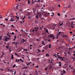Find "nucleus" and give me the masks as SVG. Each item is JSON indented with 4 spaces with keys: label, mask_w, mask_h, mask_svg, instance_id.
Masks as SVG:
<instances>
[{
    "label": "nucleus",
    "mask_w": 75,
    "mask_h": 75,
    "mask_svg": "<svg viewBox=\"0 0 75 75\" xmlns=\"http://www.w3.org/2000/svg\"><path fill=\"white\" fill-rule=\"evenodd\" d=\"M4 40L5 41H9V39H8L7 37V36H5V38L4 39Z\"/></svg>",
    "instance_id": "obj_1"
},
{
    "label": "nucleus",
    "mask_w": 75,
    "mask_h": 75,
    "mask_svg": "<svg viewBox=\"0 0 75 75\" xmlns=\"http://www.w3.org/2000/svg\"><path fill=\"white\" fill-rule=\"evenodd\" d=\"M37 16L39 17H41V16H42V13L41 12H38L37 14Z\"/></svg>",
    "instance_id": "obj_2"
},
{
    "label": "nucleus",
    "mask_w": 75,
    "mask_h": 75,
    "mask_svg": "<svg viewBox=\"0 0 75 75\" xmlns=\"http://www.w3.org/2000/svg\"><path fill=\"white\" fill-rule=\"evenodd\" d=\"M41 11L43 12L44 13V16H48V13H46L45 12H44V11L42 10H41Z\"/></svg>",
    "instance_id": "obj_3"
},
{
    "label": "nucleus",
    "mask_w": 75,
    "mask_h": 75,
    "mask_svg": "<svg viewBox=\"0 0 75 75\" xmlns=\"http://www.w3.org/2000/svg\"><path fill=\"white\" fill-rule=\"evenodd\" d=\"M10 21L13 22V21H14V19L13 18H11L10 19Z\"/></svg>",
    "instance_id": "obj_4"
},
{
    "label": "nucleus",
    "mask_w": 75,
    "mask_h": 75,
    "mask_svg": "<svg viewBox=\"0 0 75 75\" xmlns=\"http://www.w3.org/2000/svg\"><path fill=\"white\" fill-rule=\"evenodd\" d=\"M54 35H50L49 37H50V38L53 37Z\"/></svg>",
    "instance_id": "obj_5"
},
{
    "label": "nucleus",
    "mask_w": 75,
    "mask_h": 75,
    "mask_svg": "<svg viewBox=\"0 0 75 75\" xmlns=\"http://www.w3.org/2000/svg\"><path fill=\"white\" fill-rule=\"evenodd\" d=\"M27 15L28 16H31V14L30 13L27 14Z\"/></svg>",
    "instance_id": "obj_6"
},
{
    "label": "nucleus",
    "mask_w": 75,
    "mask_h": 75,
    "mask_svg": "<svg viewBox=\"0 0 75 75\" xmlns=\"http://www.w3.org/2000/svg\"><path fill=\"white\" fill-rule=\"evenodd\" d=\"M15 61L16 62H20V60H19V59H18L17 60V59H16V60H15Z\"/></svg>",
    "instance_id": "obj_7"
},
{
    "label": "nucleus",
    "mask_w": 75,
    "mask_h": 75,
    "mask_svg": "<svg viewBox=\"0 0 75 75\" xmlns=\"http://www.w3.org/2000/svg\"><path fill=\"white\" fill-rule=\"evenodd\" d=\"M61 32H59L57 34V36H59V35H60V34H61Z\"/></svg>",
    "instance_id": "obj_8"
},
{
    "label": "nucleus",
    "mask_w": 75,
    "mask_h": 75,
    "mask_svg": "<svg viewBox=\"0 0 75 75\" xmlns=\"http://www.w3.org/2000/svg\"><path fill=\"white\" fill-rule=\"evenodd\" d=\"M11 59H14V57H13V54H12L11 55Z\"/></svg>",
    "instance_id": "obj_9"
},
{
    "label": "nucleus",
    "mask_w": 75,
    "mask_h": 75,
    "mask_svg": "<svg viewBox=\"0 0 75 75\" xmlns=\"http://www.w3.org/2000/svg\"><path fill=\"white\" fill-rule=\"evenodd\" d=\"M42 44H43L44 45H45V44L44 43V40L42 41Z\"/></svg>",
    "instance_id": "obj_10"
},
{
    "label": "nucleus",
    "mask_w": 75,
    "mask_h": 75,
    "mask_svg": "<svg viewBox=\"0 0 75 75\" xmlns=\"http://www.w3.org/2000/svg\"><path fill=\"white\" fill-rule=\"evenodd\" d=\"M20 60L21 61V62H23L24 61L22 60V59H20Z\"/></svg>",
    "instance_id": "obj_11"
},
{
    "label": "nucleus",
    "mask_w": 75,
    "mask_h": 75,
    "mask_svg": "<svg viewBox=\"0 0 75 75\" xmlns=\"http://www.w3.org/2000/svg\"><path fill=\"white\" fill-rule=\"evenodd\" d=\"M59 25H60L61 26V25H63V22H62V24H60V23H59Z\"/></svg>",
    "instance_id": "obj_12"
},
{
    "label": "nucleus",
    "mask_w": 75,
    "mask_h": 75,
    "mask_svg": "<svg viewBox=\"0 0 75 75\" xmlns=\"http://www.w3.org/2000/svg\"><path fill=\"white\" fill-rule=\"evenodd\" d=\"M51 44H50L49 45V47L50 48H51Z\"/></svg>",
    "instance_id": "obj_13"
},
{
    "label": "nucleus",
    "mask_w": 75,
    "mask_h": 75,
    "mask_svg": "<svg viewBox=\"0 0 75 75\" xmlns=\"http://www.w3.org/2000/svg\"><path fill=\"white\" fill-rule=\"evenodd\" d=\"M46 56L47 57V56L49 57V54H46Z\"/></svg>",
    "instance_id": "obj_14"
},
{
    "label": "nucleus",
    "mask_w": 75,
    "mask_h": 75,
    "mask_svg": "<svg viewBox=\"0 0 75 75\" xmlns=\"http://www.w3.org/2000/svg\"><path fill=\"white\" fill-rule=\"evenodd\" d=\"M52 14H53V15H51V17H53L54 14V13H52Z\"/></svg>",
    "instance_id": "obj_15"
},
{
    "label": "nucleus",
    "mask_w": 75,
    "mask_h": 75,
    "mask_svg": "<svg viewBox=\"0 0 75 75\" xmlns=\"http://www.w3.org/2000/svg\"><path fill=\"white\" fill-rule=\"evenodd\" d=\"M28 4H30V1L29 0H28Z\"/></svg>",
    "instance_id": "obj_16"
},
{
    "label": "nucleus",
    "mask_w": 75,
    "mask_h": 75,
    "mask_svg": "<svg viewBox=\"0 0 75 75\" xmlns=\"http://www.w3.org/2000/svg\"><path fill=\"white\" fill-rule=\"evenodd\" d=\"M16 66V64H14L13 66V68H15V67Z\"/></svg>",
    "instance_id": "obj_17"
},
{
    "label": "nucleus",
    "mask_w": 75,
    "mask_h": 75,
    "mask_svg": "<svg viewBox=\"0 0 75 75\" xmlns=\"http://www.w3.org/2000/svg\"><path fill=\"white\" fill-rule=\"evenodd\" d=\"M71 20H75V18H71Z\"/></svg>",
    "instance_id": "obj_18"
},
{
    "label": "nucleus",
    "mask_w": 75,
    "mask_h": 75,
    "mask_svg": "<svg viewBox=\"0 0 75 75\" xmlns=\"http://www.w3.org/2000/svg\"><path fill=\"white\" fill-rule=\"evenodd\" d=\"M63 74H65V73H66V72L65 71V70H63Z\"/></svg>",
    "instance_id": "obj_19"
},
{
    "label": "nucleus",
    "mask_w": 75,
    "mask_h": 75,
    "mask_svg": "<svg viewBox=\"0 0 75 75\" xmlns=\"http://www.w3.org/2000/svg\"><path fill=\"white\" fill-rule=\"evenodd\" d=\"M57 15L58 16H60V14H59V13H58Z\"/></svg>",
    "instance_id": "obj_20"
},
{
    "label": "nucleus",
    "mask_w": 75,
    "mask_h": 75,
    "mask_svg": "<svg viewBox=\"0 0 75 75\" xmlns=\"http://www.w3.org/2000/svg\"><path fill=\"white\" fill-rule=\"evenodd\" d=\"M36 18H38V16L37 15V16H36Z\"/></svg>",
    "instance_id": "obj_21"
},
{
    "label": "nucleus",
    "mask_w": 75,
    "mask_h": 75,
    "mask_svg": "<svg viewBox=\"0 0 75 75\" xmlns=\"http://www.w3.org/2000/svg\"><path fill=\"white\" fill-rule=\"evenodd\" d=\"M23 50H24V51H27V49H26L24 48Z\"/></svg>",
    "instance_id": "obj_22"
},
{
    "label": "nucleus",
    "mask_w": 75,
    "mask_h": 75,
    "mask_svg": "<svg viewBox=\"0 0 75 75\" xmlns=\"http://www.w3.org/2000/svg\"><path fill=\"white\" fill-rule=\"evenodd\" d=\"M1 38H2V36H1L0 37V40H2V39H1Z\"/></svg>",
    "instance_id": "obj_23"
},
{
    "label": "nucleus",
    "mask_w": 75,
    "mask_h": 75,
    "mask_svg": "<svg viewBox=\"0 0 75 75\" xmlns=\"http://www.w3.org/2000/svg\"><path fill=\"white\" fill-rule=\"evenodd\" d=\"M55 38V36H54L53 37V38H52V40H54V39Z\"/></svg>",
    "instance_id": "obj_24"
},
{
    "label": "nucleus",
    "mask_w": 75,
    "mask_h": 75,
    "mask_svg": "<svg viewBox=\"0 0 75 75\" xmlns=\"http://www.w3.org/2000/svg\"><path fill=\"white\" fill-rule=\"evenodd\" d=\"M6 48H7V49H8V47H7V46H6Z\"/></svg>",
    "instance_id": "obj_25"
},
{
    "label": "nucleus",
    "mask_w": 75,
    "mask_h": 75,
    "mask_svg": "<svg viewBox=\"0 0 75 75\" xmlns=\"http://www.w3.org/2000/svg\"><path fill=\"white\" fill-rule=\"evenodd\" d=\"M45 70H46V71H47V69H48V68H45Z\"/></svg>",
    "instance_id": "obj_26"
},
{
    "label": "nucleus",
    "mask_w": 75,
    "mask_h": 75,
    "mask_svg": "<svg viewBox=\"0 0 75 75\" xmlns=\"http://www.w3.org/2000/svg\"><path fill=\"white\" fill-rule=\"evenodd\" d=\"M18 42H16V46H17V44H18Z\"/></svg>",
    "instance_id": "obj_27"
},
{
    "label": "nucleus",
    "mask_w": 75,
    "mask_h": 75,
    "mask_svg": "<svg viewBox=\"0 0 75 75\" xmlns=\"http://www.w3.org/2000/svg\"><path fill=\"white\" fill-rule=\"evenodd\" d=\"M11 34H12V35H14V32H12Z\"/></svg>",
    "instance_id": "obj_28"
},
{
    "label": "nucleus",
    "mask_w": 75,
    "mask_h": 75,
    "mask_svg": "<svg viewBox=\"0 0 75 75\" xmlns=\"http://www.w3.org/2000/svg\"><path fill=\"white\" fill-rule=\"evenodd\" d=\"M38 51H39V52H41V50H40L39 49L38 50Z\"/></svg>",
    "instance_id": "obj_29"
},
{
    "label": "nucleus",
    "mask_w": 75,
    "mask_h": 75,
    "mask_svg": "<svg viewBox=\"0 0 75 75\" xmlns=\"http://www.w3.org/2000/svg\"><path fill=\"white\" fill-rule=\"evenodd\" d=\"M54 27H55V26H56V25H57V24H56V25L54 24V25H53V26H54Z\"/></svg>",
    "instance_id": "obj_30"
},
{
    "label": "nucleus",
    "mask_w": 75,
    "mask_h": 75,
    "mask_svg": "<svg viewBox=\"0 0 75 75\" xmlns=\"http://www.w3.org/2000/svg\"><path fill=\"white\" fill-rule=\"evenodd\" d=\"M15 55H18V54H17V53H15Z\"/></svg>",
    "instance_id": "obj_31"
},
{
    "label": "nucleus",
    "mask_w": 75,
    "mask_h": 75,
    "mask_svg": "<svg viewBox=\"0 0 75 75\" xmlns=\"http://www.w3.org/2000/svg\"><path fill=\"white\" fill-rule=\"evenodd\" d=\"M31 16H29L28 17V18L29 19H30V18H31Z\"/></svg>",
    "instance_id": "obj_32"
},
{
    "label": "nucleus",
    "mask_w": 75,
    "mask_h": 75,
    "mask_svg": "<svg viewBox=\"0 0 75 75\" xmlns=\"http://www.w3.org/2000/svg\"><path fill=\"white\" fill-rule=\"evenodd\" d=\"M54 57H55V58H57V56H55V55H54Z\"/></svg>",
    "instance_id": "obj_33"
},
{
    "label": "nucleus",
    "mask_w": 75,
    "mask_h": 75,
    "mask_svg": "<svg viewBox=\"0 0 75 75\" xmlns=\"http://www.w3.org/2000/svg\"><path fill=\"white\" fill-rule=\"evenodd\" d=\"M13 44H16V42H13L12 43Z\"/></svg>",
    "instance_id": "obj_34"
},
{
    "label": "nucleus",
    "mask_w": 75,
    "mask_h": 75,
    "mask_svg": "<svg viewBox=\"0 0 75 75\" xmlns=\"http://www.w3.org/2000/svg\"><path fill=\"white\" fill-rule=\"evenodd\" d=\"M58 6L59 7H61V6H60V5H58Z\"/></svg>",
    "instance_id": "obj_35"
},
{
    "label": "nucleus",
    "mask_w": 75,
    "mask_h": 75,
    "mask_svg": "<svg viewBox=\"0 0 75 75\" xmlns=\"http://www.w3.org/2000/svg\"><path fill=\"white\" fill-rule=\"evenodd\" d=\"M16 71H15V72H14V75H15V74H16Z\"/></svg>",
    "instance_id": "obj_36"
},
{
    "label": "nucleus",
    "mask_w": 75,
    "mask_h": 75,
    "mask_svg": "<svg viewBox=\"0 0 75 75\" xmlns=\"http://www.w3.org/2000/svg\"><path fill=\"white\" fill-rule=\"evenodd\" d=\"M62 58V57H60V59H61Z\"/></svg>",
    "instance_id": "obj_37"
},
{
    "label": "nucleus",
    "mask_w": 75,
    "mask_h": 75,
    "mask_svg": "<svg viewBox=\"0 0 75 75\" xmlns=\"http://www.w3.org/2000/svg\"><path fill=\"white\" fill-rule=\"evenodd\" d=\"M30 64V63H29L28 64H27V65H29Z\"/></svg>",
    "instance_id": "obj_38"
},
{
    "label": "nucleus",
    "mask_w": 75,
    "mask_h": 75,
    "mask_svg": "<svg viewBox=\"0 0 75 75\" xmlns=\"http://www.w3.org/2000/svg\"><path fill=\"white\" fill-rule=\"evenodd\" d=\"M71 28H74V26L71 25Z\"/></svg>",
    "instance_id": "obj_39"
},
{
    "label": "nucleus",
    "mask_w": 75,
    "mask_h": 75,
    "mask_svg": "<svg viewBox=\"0 0 75 75\" xmlns=\"http://www.w3.org/2000/svg\"><path fill=\"white\" fill-rule=\"evenodd\" d=\"M35 68H38V66H37L36 67H35Z\"/></svg>",
    "instance_id": "obj_40"
},
{
    "label": "nucleus",
    "mask_w": 75,
    "mask_h": 75,
    "mask_svg": "<svg viewBox=\"0 0 75 75\" xmlns=\"http://www.w3.org/2000/svg\"><path fill=\"white\" fill-rule=\"evenodd\" d=\"M49 68H50V69H52V67H49Z\"/></svg>",
    "instance_id": "obj_41"
},
{
    "label": "nucleus",
    "mask_w": 75,
    "mask_h": 75,
    "mask_svg": "<svg viewBox=\"0 0 75 75\" xmlns=\"http://www.w3.org/2000/svg\"><path fill=\"white\" fill-rule=\"evenodd\" d=\"M63 38H65V35H63Z\"/></svg>",
    "instance_id": "obj_42"
},
{
    "label": "nucleus",
    "mask_w": 75,
    "mask_h": 75,
    "mask_svg": "<svg viewBox=\"0 0 75 75\" xmlns=\"http://www.w3.org/2000/svg\"><path fill=\"white\" fill-rule=\"evenodd\" d=\"M61 64H59V67H61Z\"/></svg>",
    "instance_id": "obj_43"
},
{
    "label": "nucleus",
    "mask_w": 75,
    "mask_h": 75,
    "mask_svg": "<svg viewBox=\"0 0 75 75\" xmlns=\"http://www.w3.org/2000/svg\"><path fill=\"white\" fill-rule=\"evenodd\" d=\"M37 2V1H34V3H36V2Z\"/></svg>",
    "instance_id": "obj_44"
},
{
    "label": "nucleus",
    "mask_w": 75,
    "mask_h": 75,
    "mask_svg": "<svg viewBox=\"0 0 75 75\" xmlns=\"http://www.w3.org/2000/svg\"><path fill=\"white\" fill-rule=\"evenodd\" d=\"M41 55V54H38V55H36L37 56H40V55Z\"/></svg>",
    "instance_id": "obj_45"
},
{
    "label": "nucleus",
    "mask_w": 75,
    "mask_h": 75,
    "mask_svg": "<svg viewBox=\"0 0 75 75\" xmlns=\"http://www.w3.org/2000/svg\"><path fill=\"white\" fill-rule=\"evenodd\" d=\"M70 34H72V32L70 31Z\"/></svg>",
    "instance_id": "obj_46"
},
{
    "label": "nucleus",
    "mask_w": 75,
    "mask_h": 75,
    "mask_svg": "<svg viewBox=\"0 0 75 75\" xmlns=\"http://www.w3.org/2000/svg\"><path fill=\"white\" fill-rule=\"evenodd\" d=\"M33 32H34L35 31V30L34 29L33 30H32Z\"/></svg>",
    "instance_id": "obj_47"
},
{
    "label": "nucleus",
    "mask_w": 75,
    "mask_h": 75,
    "mask_svg": "<svg viewBox=\"0 0 75 75\" xmlns=\"http://www.w3.org/2000/svg\"><path fill=\"white\" fill-rule=\"evenodd\" d=\"M60 75H64V73H62Z\"/></svg>",
    "instance_id": "obj_48"
},
{
    "label": "nucleus",
    "mask_w": 75,
    "mask_h": 75,
    "mask_svg": "<svg viewBox=\"0 0 75 75\" xmlns=\"http://www.w3.org/2000/svg\"><path fill=\"white\" fill-rule=\"evenodd\" d=\"M19 19V17H18L17 18V19L18 20Z\"/></svg>",
    "instance_id": "obj_49"
},
{
    "label": "nucleus",
    "mask_w": 75,
    "mask_h": 75,
    "mask_svg": "<svg viewBox=\"0 0 75 75\" xmlns=\"http://www.w3.org/2000/svg\"><path fill=\"white\" fill-rule=\"evenodd\" d=\"M68 8H71V6H69Z\"/></svg>",
    "instance_id": "obj_50"
},
{
    "label": "nucleus",
    "mask_w": 75,
    "mask_h": 75,
    "mask_svg": "<svg viewBox=\"0 0 75 75\" xmlns=\"http://www.w3.org/2000/svg\"><path fill=\"white\" fill-rule=\"evenodd\" d=\"M17 38V37H16V36H15V39H16Z\"/></svg>",
    "instance_id": "obj_51"
},
{
    "label": "nucleus",
    "mask_w": 75,
    "mask_h": 75,
    "mask_svg": "<svg viewBox=\"0 0 75 75\" xmlns=\"http://www.w3.org/2000/svg\"><path fill=\"white\" fill-rule=\"evenodd\" d=\"M6 21H8V19H7V18H6Z\"/></svg>",
    "instance_id": "obj_52"
},
{
    "label": "nucleus",
    "mask_w": 75,
    "mask_h": 75,
    "mask_svg": "<svg viewBox=\"0 0 75 75\" xmlns=\"http://www.w3.org/2000/svg\"><path fill=\"white\" fill-rule=\"evenodd\" d=\"M8 38V40H10V38Z\"/></svg>",
    "instance_id": "obj_53"
},
{
    "label": "nucleus",
    "mask_w": 75,
    "mask_h": 75,
    "mask_svg": "<svg viewBox=\"0 0 75 75\" xmlns=\"http://www.w3.org/2000/svg\"><path fill=\"white\" fill-rule=\"evenodd\" d=\"M25 69V67H24L23 68H22V69Z\"/></svg>",
    "instance_id": "obj_54"
},
{
    "label": "nucleus",
    "mask_w": 75,
    "mask_h": 75,
    "mask_svg": "<svg viewBox=\"0 0 75 75\" xmlns=\"http://www.w3.org/2000/svg\"><path fill=\"white\" fill-rule=\"evenodd\" d=\"M18 5L17 6H16V7H17V8H16L17 9H18Z\"/></svg>",
    "instance_id": "obj_55"
},
{
    "label": "nucleus",
    "mask_w": 75,
    "mask_h": 75,
    "mask_svg": "<svg viewBox=\"0 0 75 75\" xmlns=\"http://www.w3.org/2000/svg\"><path fill=\"white\" fill-rule=\"evenodd\" d=\"M40 0H38V1H37V2H40Z\"/></svg>",
    "instance_id": "obj_56"
},
{
    "label": "nucleus",
    "mask_w": 75,
    "mask_h": 75,
    "mask_svg": "<svg viewBox=\"0 0 75 75\" xmlns=\"http://www.w3.org/2000/svg\"><path fill=\"white\" fill-rule=\"evenodd\" d=\"M11 26H12V27H15V26H14L13 25H12Z\"/></svg>",
    "instance_id": "obj_57"
},
{
    "label": "nucleus",
    "mask_w": 75,
    "mask_h": 75,
    "mask_svg": "<svg viewBox=\"0 0 75 75\" xmlns=\"http://www.w3.org/2000/svg\"><path fill=\"white\" fill-rule=\"evenodd\" d=\"M10 71H11V72L12 71V73L13 72V71H12V70H10Z\"/></svg>",
    "instance_id": "obj_58"
},
{
    "label": "nucleus",
    "mask_w": 75,
    "mask_h": 75,
    "mask_svg": "<svg viewBox=\"0 0 75 75\" xmlns=\"http://www.w3.org/2000/svg\"><path fill=\"white\" fill-rule=\"evenodd\" d=\"M58 36H57L56 37V38H57H57H58Z\"/></svg>",
    "instance_id": "obj_59"
},
{
    "label": "nucleus",
    "mask_w": 75,
    "mask_h": 75,
    "mask_svg": "<svg viewBox=\"0 0 75 75\" xmlns=\"http://www.w3.org/2000/svg\"><path fill=\"white\" fill-rule=\"evenodd\" d=\"M43 9H44V8L42 7V8L41 9V10H43Z\"/></svg>",
    "instance_id": "obj_60"
},
{
    "label": "nucleus",
    "mask_w": 75,
    "mask_h": 75,
    "mask_svg": "<svg viewBox=\"0 0 75 75\" xmlns=\"http://www.w3.org/2000/svg\"><path fill=\"white\" fill-rule=\"evenodd\" d=\"M48 32V30H46V32H47H47Z\"/></svg>",
    "instance_id": "obj_61"
},
{
    "label": "nucleus",
    "mask_w": 75,
    "mask_h": 75,
    "mask_svg": "<svg viewBox=\"0 0 75 75\" xmlns=\"http://www.w3.org/2000/svg\"><path fill=\"white\" fill-rule=\"evenodd\" d=\"M73 71H74V72L75 73V69Z\"/></svg>",
    "instance_id": "obj_62"
},
{
    "label": "nucleus",
    "mask_w": 75,
    "mask_h": 75,
    "mask_svg": "<svg viewBox=\"0 0 75 75\" xmlns=\"http://www.w3.org/2000/svg\"><path fill=\"white\" fill-rule=\"evenodd\" d=\"M62 59L61 61H63V58L62 57Z\"/></svg>",
    "instance_id": "obj_63"
},
{
    "label": "nucleus",
    "mask_w": 75,
    "mask_h": 75,
    "mask_svg": "<svg viewBox=\"0 0 75 75\" xmlns=\"http://www.w3.org/2000/svg\"><path fill=\"white\" fill-rule=\"evenodd\" d=\"M59 64H61V62H59Z\"/></svg>",
    "instance_id": "obj_64"
}]
</instances>
